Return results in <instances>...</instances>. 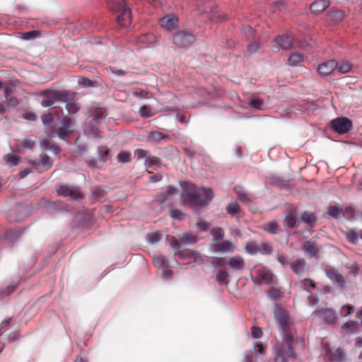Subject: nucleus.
<instances>
[{
	"mask_svg": "<svg viewBox=\"0 0 362 362\" xmlns=\"http://www.w3.org/2000/svg\"><path fill=\"white\" fill-rule=\"evenodd\" d=\"M274 317L278 322L283 333V342L276 346L274 362H287L288 359L294 356L293 338L290 334V321L287 312L276 306L274 310Z\"/></svg>",
	"mask_w": 362,
	"mask_h": 362,
	"instance_id": "1",
	"label": "nucleus"
},
{
	"mask_svg": "<svg viewBox=\"0 0 362 362\" xmlns=\"http://www.w3.org/2000/svg\"><path fill=\"white\" fill-rule=\"evenodd\" d=\"M182 187L181 204L189 206L195 211L206 207L213 199L214 195L211 188L199 187L189 182H184Z\"/></svg>",
	"mask_w": 362,
	"mask_h": 362,
	"instance_id": "2",
	"label": "nucleus"
},
{
	"mask_svg": "<svg viewBox=\"0 0 362 362\" xmlns=\"http://www.w3.org/2000/svg\"><path fill=\"white\" fill-rule=\"evenodd\" d=\"M111 10L118 13L117 20L121 27H127L131 23V9L124 0H110Z\"/></svg>",
	"mask_w": 362,
	"mask_h": 362,
	"instance_id": "3",
	"label": "nucleus"
},
{
	"mask_svg": "<svg viewBox=\"0 0 362 362\" xmlns=\"http://www.w3.org/2000/svg\"><path fill=\"white\" fill-rule=\"evenodd\" d=\"M274 274L266 267H257L254 270V277L252 278V282L255 285H270L274 282Z\"/></svg>",
	"mask_w": 362,
	"mask_h": 362,
	"instance_id": "4",
	"label": "nucleus"
},
{
	"mask_svg": "<svg viewBox=\"0 0 362 362\" xmlns=\"http://www.w3.org/2000/svg\"><path fill=\"white\" fill-rule=\"evenodd\" d=\"M245 249L250 255H254L260 253L264 255H270L273 252V247L269 243H257L255 240L246 243Z\"/></svg>",
	"mask_w": 362,
	"mask_h": 362,
	"instance_id": "5",
	"label": "nucleus"
},
{
	"mask_svg": "<svg viewBox=\"0 0 362 362\" xmlns=\"http://www.w3.org/2000/svg\"><path fill=\"white\" fill-rule=\"evenodd\" d=\"M105 117L106 115L105 112L102 110H98L95 113L93 117L88 119L87 131L94 139L100 138V136L98 134V124L100 119H103Z\"/></svg>",
	"mask_w": 362,
	"mask_h": 362,
	"instance_id": "6",
	"label": "nucleus"
},
{
	"mask_svg": "<svg viewBox=\"0 0 362 362\" xmlns=\"http://www.w3.org/2000/svg\"><path fill=\"white\" fill-rule=\"evenodd\" d=\"M29 163L39 173L49 170L53 164L51 158L45 153H41L39 159L30 160Z\"/></svg>",
	"mask_w": 362,
	"mask_h": 362,
	"instance_id": "7",
	"label": "nucleus"
},
{
	"mask_svg": "<svg viewBox=\"0 0 362 362\" xmlns=\"http://www.w3.org/2000/svg\"><path fill=\"white\" fill-rule=\"evenodd\" d=\"M331 127L335 132L343 134L351 131L353 123L346 117H337L331 121Z\"/></svg>",
	"mask_w": 362,
	"mask_h": 362,
	"instance_id": "8",
	"label": "nucleus"
},
{
	"mask_svg": "<svg viewBox=\"0 0 362 362\" xmlns=\"http://www.w3.org/2000/svg\"><path fill=\"white\" fill-rule=\"evenodd\" d=\"M194 40V35L186 30L180 31L175 33L173 37V43L179 47H186L190 46Z\"/></svg>",
	"mask_w": 362,
	"mask_h": 362,
	"instance_id": "9",
	"label": "nucleus"
},
{
	"mask_svg": "<svg viewBox=\"0 0 362 362\" xmlns=\"http://www.w3.org/2000/svg\"><path fill=\"white\" fill-rule=\"evenodd\" d=\"M313 314L325 323L334 325L337 321L336 311L332 308H325L316 309Z\"/></svg>",
	"mask_w": 362,
	"mask_h": 362,
	"instance_id": "10",
	"label": "nucleus"
},
{
	"mask_svg": "<svg viewBox=\"0 0 362 362\" xmlns=\"http://www.w3.org/2000/svg\"><path fill=\"white\" fill-rule=\"evenodd\" d=\"M59 195L63 197H69L72 199H79L82 198V194L78 187L69 185H62L57 189Z\"/></svg>",
	"mask_w": 362,
	"mask_h": 362,
	"instance_id": "11",
	"label": "nucleus"
},
{
	"mask_svg": "<svg viewBox=\"0 0 362 362\" xmlns=\"http://www.w3.org/2000/svg\"><path fill=\"white\" fill-rule=\"evenodd\" d=\"M325 274L334 283L338 284V286L343 288L346 286V279L345 277L340 274L337 269H330L325 271Z\"/></svg>",
	"mask_w": 362,
	"mask_h": 362,
	"instance_id": "12",
	"label": "nucleus"
},
{
	"mask_svg": "<svg viewBox=\"0 0 362 362\" xmlns=\"http://www.w3.org/2000/svg\"><path fill=\"white\" fill-rule=\"evenodd\" d=\"M177 22L178 18L175 15H167L159 19L160 26L169 31L176 28Z\"/></svg>",
	"mask_w": 362,
	"mask_h": 362,
	"instance_id": "13",
	"label": "nucleus"
},
{
	"mask_svg": "<svg viewBox=\"0 0 362 362\" xmlns=\"http://www.w3.org/2000/svg\"><path fill=\"white\" fill-rule=\"evenodd\" d=\"M227 265L233 272H241L245 268V263L243 257L236 255L229 258Z\"/></svg>",
	"mask_w": 362,
	"mask_h": 362,
	"instance_id": "14",
	"label": "nucleus"
},
{
	"mask_svg": "<svg viewBox=\"0 0 362 362\" xmlns=\"http://www.w3.org/2000/svg\"><path fill=\"white\" fill-rule=\"evenodd\" d=\"M293 37L291 33H286L276 37L274 41L281 49L288 50L293 47Z\"/></svg>",
	"mask_w": 362,
	"mask_h": 362,
	"instance_id": "15",
	"label": "nucleus"
},
{
	"mask_svg": "<svg viewBox=\"0 0 362 362\" xmlns=\"http://www.w3.org/2000/svg\"><path fill=\"white\" fill-rule=\"evenodd\" d=\"M41 105L44 107L53 105L57 100L56 90H47L42 93Z\"/></svg>",
	"mask_w": 362,
	"mask_h": 362,
	"instance_id": "16",
	"label": "nucleus"
},
{
	"mask_svg": "<svg viewBox=\"0 0 362 362\" xmlns=\"http://www.w3.org/2000/svg\"><path fill=\"white\" fill-rule=\"evenodd\" d=\"M71 119L68 116H64L61 120L62 125L57 129L58 136L64 140L66 137L71 133L70 129Z\"/></svg>",
	"mask_w": 362,
	"mask_h": 362,
	"instance_id": "17",
	"label": "nucleus"
},
{
	"mask_svg": "<svg viewBox=\"0 0 362 362\" xmlns=\"http://www.w3.org/2000/svg\"><path fill=\"white\" fill-rule=\"evenodd\" d=\"M211 250L214 252H230L234 250L233 244L230 240H223L221 243H216L211 245Z\"/></svg>",
	"mask_w": 362,
	"mask_h": 362,
	"instance_id": "18",
	"label": "nucleus"
},
{
	"mask_svg": "<svg viewBox=\"0 0 362 362\" xmlns=\"http://www.w3.org/2000/svg\"><path fill=\"white\" fill-rule=\"evenodd\" d=\"M170 246L173 248L177 249V250L175 252V256H177L180 259H184L186 256L189 257L192 255L191 250H180V247L182 246L181 243V239L177 238H173L170 241Z\"/></svg>",
	"mask_w": 362,
	"mask_h": 362,
	"instance_id": "19",
	"label": "nucleus"
},
{
	"mask_svg": "<svg viewBox=\"0 0 362 362\" xmlns=\"http://www.w3.org/2000/svg\"><path fill=\"white\" fill-rule=\"evenodd\" d=\"M337 66V62L335 60H329L320 64L317 67V71L321 76H327L333 72Z\"/></svg>",
	"mask_w": 362,
	"mask_h": 362,
	"instance_id": "20",
	"label": "nucleus"
},
{
	"mask_svg": "<svg viewBox=\"0 0 362 362\" xmlns=\"http://www.w3.org/2000/svg\"><path fill=\"white\" fill-rule=\"evenodd\" d=\"M291 270L297 275L302 276L306 271L307 263L303 258H299L290 263Z\"/></svg>",
	"mask_w": 362,
	"mask_h": 362,
	"instance_id": "21",
	"label": "nucleus"
},
{
	"mask_svg": "<svg viewBox=\"0 0 362 362\" xmlns=\"http://www.w3.org/2000/svg\"><path fill=\"white\" fill-rule=\"evenodd\" d=\"M137 42L141 45V47H150L156 44V37L153 34L146 33L139 37Z\"/></svg>",
	"mask_w": 362,
	"mask_h": 362,
	"instance_id": "22",
	"label": "nucleus"
},
{
	"mask_svg": "<svg viewBox=\"0 0 362 362\" xmlns=\"http://www.w3.org/2000/svg\"><path fill=\"white\" fill-rule=\"evenodd\" d=\"M329 4V0H316L310 5V8L313 13L317 14L324 11Z\"/></svg>",
	"mask_w": 362,
	"mask_h": 362,
	"instance_id": "23",
	"label": "nucleus"
},
{
	"mask_svg": "<svg viewBox=\"0 0 362 362\" xmlns=\"http://www.w3.org/2000/svg\"><path fill=\"white\" fill-rule=\"evenodd\" d=\"M57 100L66 104L75 98V93L69 90H56Z\"/></svg>",
	"mask_w": 362,
	"mask_h": 362,
	"instance_id": "24",
	"label": "nucleus"
},
{
	"mask_svg": "<svg viewBox=\"0 0 362 362\" xmlns=\"http://www.w3.org/2000/svg\"><path fill=\"white\" fill-rule=\"evenodd\" d=\"M301 250L306 253L310 257H314L318 252V250L312 240H307L302 246Z\"/></svg>",
	"mask_w": 362,
	"mask_h": 362,
	"instance_id": "25",
	"label": "nucleus"
},
{
	"mask_svg": "<svg viewBox=\"0 0 362 362\" xmlns=\"http://www.w3.org/2000/svg\"><path fill=\"white\" fill-rule=\"evenodd\" d=\"M168 139L166 134H164L160 132L153 131L149 133L146 137L148 142H159L163 139Z\"/></svg>",
	"mask_w": 362,
	"mask_h": 362,
	"instance_id": "26",
	"label": "nucleus"
},
{
	"mask_svg": "<svg viewBox=\"0 0 362 362\" xmlns=\"http://www.w3.org/2000/svg\"><path fill=\"white\" fill-rule=\"evenodd\" d=\"M144 165L147 168H153L161 165V160L154 156H148L144 160Z\"/></svg>",
	"mask_w": 362,
	"mask_h": 362,
	"instance_id": "27",
	"label": "nucleus"
},
{
	"mask_svg": "<svg viewBox=\"0 0 362 362\" xmlns=\"http://www.w3.org/2000/svg\"><path fill=\"white\" fill-rule=\"evenodd\" d=\"M153 262L154 265L158 268L170 267V264L168 258L163 255H159L153 257Z\"/></svg>",
	"mask_w": 362,
	"mask_h": 362,
	"instance_id": "28",
	"label": "nucleus"
},
{
	"mask_svg": "<svg viewBox=\"0 0 362 362\" xmlns=\"http://www.w3.org/2000/svg\"><path fill=\"white\" fill-rule=\"evenodd\" d=\"M24 232L22 228H17L15 230H9L5 234V239L9 243H13Z\"/></svg>",
	"mask_w": 362,
	"mask_h": 362,
	"instance_id": "29",
	"label": "nucleus"
},
{
	"mask_svg": "<svg viewBox=\"0 0 362 362\" xmlns=\"http://www.w3.org/2000/svg\"><path fill=\"white\" fill-rule=\"evenodd\" d=\"M235 192L238 194V199L244 203H250L252 199L245 193L244 188L242 186H236L234 188Z\"/></svg>",
	"mask_w": 362,
	"mask_h": 362,
	"instance_id": "30",
	"label": "nucleus"
},
{
	"mask_svg": "<svg viewBox=\"0 0 362 362\" xmlns=\"http://www.w3.org/2000/svg\"><path fill=\"white\" fill-rule=\"evenodd\" d=\"M139 112L140 116L144 118L151 117L156 114L154 109L149 105H145L140 107Z\"/></svg>",
	"mask_w": 362,
	"mask_h": 362,
	"instance_id": "31",
	"label": "nucleus"
},
{
	"mask_svg": "<svg viewBox=\"0 0 362 362\" xmlns=\"http://www.w3.org/2000/svg\"><path fill=\"white\" fill-rule=\"evenodd\" d=\"M346 237L349 242L357 244L362 239V232L357 233L354 230H350L346 233Z\"/></svg>",
	"mask_w": 362,
	"mask_h": 362,
	"instance_id": "32",
	"label": "nucleus"
},
{
	"mask_svg": "<svg viewBox=\"0 0 362 362\" xmlns=\"http://www.w3.org/2000/svg\"><path fill=\"white\" fill-rule=\"evenodd\" d=\"M327 16L332 21L338 23L344 18L345 15L341 10H332L327 13Z\"/></svg>",
	"mask_w": 362,
	"mask_h": 362,
	"instance_id": "33",
	"label": "nucleus"
},
{
	"mask_svg": "<svg viewBox=\"0 0 362 362\" xmlns=\"http://www.w3.org/2000/svg\"><path fill=\"white\" fill-rule=\"evenodd\" d=\"M304 57L298 53L291 54L288 59V64L290 66H297L303 62Z\"/></svg>",
	"mask_w": 362,
	"mask_h": 362,
	"instance_id": "34",
	"label": "nucleus"
},
{
	"mask_svg": "<svg viewBox=\"0 0 362 362\" xmlns=\"http://www.w3.org/2000/svg\"><path fill=\"white\" fill-rule=\"evenodd\" d=\"M228 276L229 274L226 270H219L216 275V281L219 285L225 284L227 286L229 284Z\"/></svg>",
	"mask_w": 362,
	"mask_h": 362,
	"instance_id": "35",
	"label": "nucleus"
},
{
	"mask_svg": "<svg viewBox=\"0 0 362 362\" xmlns=\"http://www.w3.org/2000/svg\"><path fill=\"white\" fill-rule=\"evenodd\" d=\"M18 83L17 80H11L9 83H6L4 86V93L6 100H8V98L11 96V95L15 90V88L16 87Z\"/></svg>",
	"mask_w": 362,
	"mask_h": 362,
	"instance_id": "36",
	"label": "nucleus"
},
{
	"mask_svg": "<svg viewBox=\"0 0 362 362\" xmlns=\"http://www.w3.org/2000/svg\"><path fill=\"white\" fill-rule=\"evenodd\" d=\"M22 147L25 149H33L36 144L35 138L31 135L21 141Z\"/></svg>",
	"mask_w": 362,
	"mask_h": 362,
	"instance_id": "37",
	"label": "nucleus"
},
{
	"mask_svg": "<svg viewBox=\"0 0 362 362\" xmlns=\"http://www.w3.org/2000/svg\"><path fill=\"white\" fill-rule=\"evenodd\" d=\"M215 242L221 240L224 237L223 230L220 227H216L211 229L210 232Z\"/></svg>",
	"mask_w": 362,
	"mask_h": 362,
	"instance_id": "38",
	"label": "nucleus"
},
{
	"mask_svg": "<svg viewBox=\"0 0 362 362\" xmlns=\"http://www.w3.org/2000/svg\"><path fill=\"white\" fill-rule=\"evenodd\" d=\"M181 243L182 245H192L197 243V238L189 233H185L181 237Z\"/></svg>",
	"mask_w": 362,
	"mask_h": 362,
	"instance_id": "39",
	"label": "nucleus"
},
{
	"mask_svg": "<svg viewBox=\"0 0 362 362\" xmlns=\"http://www.w3.org/2000/svg\"><path fill=\"white\" fill-rule=\"evenodd\" d=\"M284 225L288 228H294L296 226V218L292 213L288 214L284 218Z\"/></svg>",
	"mask_w": 362,
	"mask_h": 362,
	"instance_id": "40",
	"label": "nucleus"
},
{
	"mask_svg": "<svg viewBox=\"0 0 362 362\" xmlns=\"http://www.w3.org/2000/svg\"><path fill=\"white\" fill-rule=\"evenodd\" d=\"M117 159L119 163H127L132 160V155L128 151H121L117 154Z\"/></svg>",
	"mask_w": 362,
	"mask_h": 362,
	"instance_id": "41",
	"label": "nucleus"
},
{
	"mask_svg": "<svg viewBox=\"0 0 362 362\" xmlns=\"http://www.w3.org/2000/svg\"><path fill=\"white\" fill-rule=\"evenodd\" d=\"M336 69L339 73L346 74L351 71L352 65L348 62H341L339 64L337 63Z\"/></svg>",
	"mask_w": 362,
	"mask_h": 362,
	"instance_id": "42",
	"label": "nucleus"
},
{
	"mask_svg": "<svg viewBox=\"0 0 362 362\" xmlns=\"http://www.w3.org/2000/svg\"><path fill=\"white\" fill-rule=\"evenodd\" d=\"M66 109L69 115H73L79 110L80 107L74 99L73 100L66 104Z\"/></svg>",
	"mask_w": 362,
	"mask_h": 362,
	"instance_id": "43",
	"label": "nucleus"
},
{
	"mask_svg": "<svg viewBox=\"0 0 362 362\" xmlns=\"http://www.w3.org/2000/svg\"><path fill=\"white\" fill-rule=\"evenodd\" d=\"M300 219H301V221H303V222H305L308 224H312L316 221L317 218L314 214L309 213V212H304L301 214Z\"/></svg>",
	"mask_w": 362,
	"mask_h": 362,
	"instance_id": "44",
	"label": "nucleus"
},
{
	"mask_svg": "<svg viewBox=\"0 0 362 362\" xmlns=\"http://www.w3.org/2000/svg\"><path fill=\"white\" fill-rule=\"evenodd\" d=\"M161 239V234L159 232L148 233L146 236V240L150 244H155Z\"/></svg>",
	"mask_w": 362,
	"mask_h": 362,
	"instance_id": "45",
	"label": "nucleus"
},
{
	"mask_svg": "<svg viewBox=\"0 0 362 362\" xmlns=\"http://www.w3.org/2000/svg\"><path fill=\"white\" fill-rule=\"evenodd\" d=\"M346 357V353L343 349L339 348L332 354V358L335 362H341Z\"/></svg>",
	"mask_w": 362,
	"mask_h": 362,
	"instance_id": "46",
	"label": "nucleus"
},
{
	"mask_svg": "<svg viewBox=\"0 0 362 362\" xmlns=\"http://www.w3.org/2000/svg\"><path fill=\"white\" fill-rule=\"evenodd\" d=\"M109 150L106 146H102L98 148V156L100 161L105 162L107 159Z\"/></svg>",
	"mask_w": 362,
	"mask_h": 362,
	"instance_id": "47",
	"label": "nucleus"
},
{
	"mask_svg": "<svg viewBox=\"0 0 362 362\" xmlns=\"http://www.w3.org/2000/svg\"><path fill=\"white\" fill-rule=\"evenodd\" d=\"M40 36V32L37 30H30L21 33V38L23 40H34Z\"/></svg>",
	"mask_w": 362,
	"mask_h": 362,
	"instance_id": "48",
	"label": "nucleus"
},
{
	"mask_svg": "<svg viewBox=\"0 0 362 362\" xmlns=\"http://www.w3.org/2000/svg\"><path fill=\"white\" fill-rule=\"evenodd\" d=\"M4 158L6 163L10 166H16L20 161V157L13 154H7Z\"/></svg>",
	"mask_w": 362,
	"mask_h": 362,
	"instance_id": "49",
	"label": "nucleus"
},
{
	"mask_svg": "<svg viewBox=\"0 0 362 362\" xmlns=\"http://www.w3.org/2000/svg\"><path fill=\"white\" fill-rule=\"evenodd\" d=\"M263 229L271 234H276L278 224L275 221H270L263 226Z\"/></svg>",
	"mask_w": 362,
	"mask_h": 362,
	"instance_id": "50",
	"label": "nucleus"
},
{
	"mask_svg": "<svg viewBox=\"0 0 362 362\" xmlns=\"http://www.w3.org/2000/svg\"><path fill=\"white\" fill-rule=\"evenodd\" d=\"M342 329L349 333H355L357 329V322L354 320L348 321L343 325Z\"/></svg>",
	"mask_w": 362,
	"mask_h": 362,
	"instance_id": "51",
	"label": "nucleus"
},
{
	"mask_svg": "<svg viewBox=\"0 0 362 362\" xmlns=\"http://www.w3.org/2000/svg\"><path fill=\"white\" fill-rule=\"evenodd\" d=\"M227 213L231 216L235 215L240 210V206L236 202H232L226 206Z\"/></svg>",
	"mask_w": 362,
	"mask_h": 362,
	"instance_id": "52",
	"label": "nucleus"
},
{
	"mask_svg": "<svg viewBox=\"0 0 362 362\" xmlns=\"http://www.w3.org/2000/svg\"><path fill=\"white\" fill-rule=\"evenodd\" d=\"M299 286L305 291H309L310 288H315L314 282L310 279H305L299 282Z\"/></svg>",
	"mask_w": 362,
	"mask_h": 362,
	"instance_id": "53",
	"label": "nucleus"
},
{
	"mask_svg": "<svg viewBox=\"0 0 362 362\" xmlns=\"http://www.w3.org/2000/svg\"><path fill=\"white\" fill-rule=\"evenodd\" d=\"M328 214L332 218H338L343 214V211L341 208L330 206L328 209Z\"/></svg>",
	"mask_w": 362,
	"mask_h": 362,
	"instance_id": "54",
	"label": "nucleus"
},
{
	"mask_svg": "<svg viewBox=\"0 0 362 362\" xmlns=\"http://www.w3.org/2000/svg\"><path fill=\"white\" fill-rule=\"evenodd\" d=\"M249 105L252 107L257 110H262L264 107V101L263 100L257 98L251 100L249 103Z\"/></svg>",
	"mask_w": 362,
	"mask_h": 362,
	"instance_id": "55",
	"label": "nucleus"
},
{
	"mask_svg": "<svg viewBox=\"0 0 362 362\" xmlns=\"http://www.w3.org/2000/svg\"><path fill=\"white\" fill-rule=\"evenodd\" d=\"M134 155L137 157V160L146 159L148 156V151L142 148H137L134 151Z\"/></svg>",
	"mask_w": 362,
	"mask_h": 362,
	"instance_id": "56",
	"label": "nucleus"
},
{
	"mask_svg": "<svg viewBox=\"0 0 362 362\" xmlns=\"http://www.w3.org/2000/svg\"><path fill=\"white\" fill-rule=\"evenodd\" d=\"M78 85H80L83 87H86V88L93 86V82L90 79H88L84 76H80L78 78Z\"/></svg>",
	"mask_w": 362,
	"mask_h": 362,
	"instance_id": "57",
	"label": "nucleus"
},
{
	"mask_svg": "<svg viewBox=\"0 0 362 362\" xmlns=\"http://www.w3.org/2000/svg\"><path fill=\"white\" fill-rule=\"evenodd\" d=\"M242 32L248 39L253 38L255 36L253 29L249 25L243 26Z\"/></svg>",
	"mask_w": 362,
	"mask_h": 362,
	"instance_id": "58",
	"label": "nucleus"
},
{
	"mask_svg": "<svg viewBox=\"0 0 362 362\" xmlns=\"http://www.w3.org/2000/svg\"><path fill=\"white\" fill-rule=\"evenodd\" d=\"M42 122L45 126H50L52 124L54 120L51 113L48 112L42 115Z\"/></svg>",
	"mask_w": 362,
	"mask_h": 362,
	"instance_id": "59",
	"label": "nucleus"
},
{
	"mask_svg": "<svg viewBox=\"0 0 362 362\" xmlns=\"http://www.w3.org/2000/svg\"><path fill=\"white\" fill-rule=\"evenodd\" d=\"M353 306L346 305H343L340 310V315L342 317H347L352 313Z\"/></svg>",
	"mask_w": 362,
	"mask_h": 362,
	"instance_id": "60",
	"label": "nucleus"
},
{
	"mask_svg": "<svg viewBox=\"0 0 362 362\" xmlns=\"http://www.w3.org/2000/svg\"><path fill=\"white\" fill-rule=\"evenodd\" d=\"M184 214L179 209H172L170 210V216L173 219L182 220Z\"/></svg>",
	"mask_w": 362,
	"mask_h": 362,
	"instance_id": "61",
	"label": "nucleus"
},
{
	"mask_svg": "<svg viewBox=\"0 0 362 362\" xmlns=\"http://www.w3.org/2000/svg\"><path fill=\"white\" fill-rule=\"evenodd\" d=\"M197 226L200 231H206L209 227V223L202 219L199 220L197 223Z\"/></svg>",
	"mask_w": 362,
	"mask_h": 362,
	"instance_id": "62",
	"label": "nucleus"
},
{
	"mask_svg": "<svg viewBox=\"0 0 362 362\" xmlns=\"http://www.w3.org/2000/svg\"><path fill=\"white\" fill-rule=\"evenodd\" d=\"M175 192V189L174 188H172V189H168V190H166L164 193H162L160 196H159V199L162 202H164L165 201H166L169 197L170 195H172L173 194H174Z\"/></svg>",
	"mask_w": 362,
	"mask_h": 362,
	"instance_id": "63",
	"label": "nucleus"
},
{
	"mask_svg": "<svg viewBox=\"0 0 362 362\" xmlns=\"http://www.w3.org/2000/svg\"><path fill=\"white\" fill-rule=\"evenodd\" d=\"M251 334L253 338L259 339L262 335V332L260 328L253 326L251 329Z\"/></svg>",
	"mask_w": 362,
	"mask_h": 362,
	"instance_id": "64",
	"label": "nucleus"
}]
</instances>
